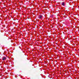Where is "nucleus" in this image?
Returning a JSON list of instances; mask_svg holds the SVG:
<instances>
[{"instance_id":"20e7f679","label":"nucleus","mask_w":79,"mask_h":79,"mask_svg":"<svg viewBox=\"0 0 79 79\" xmlns=\"http://www.w3.org/2000/svg\"><path fill=\"white\" fill-rule=\"evenodd\" d=\"M21 52H22L23 53V51H22V50H21Z\"/></svg>"},{"instance_id":"f257e3e1","label":"nucleus","mask_w":79,"mask_h":79,"mask_svg":"<svg viewBox=\"0 0 79 79\" xmlns=\"http://www.w3.org/2000/svg\"><path fill=\"white\" fill-rule=\"evenodd\" d=\"M6 57H3V58H2V60L3 61H4V60H6Z\"/></svg>"},{"instance_id":"f03ea898","label":"nucleus","mask_w":79,"mask_h":79,"mask_svg":"<svg viewBox=\"0 0 79 79\" xmlns=\"http://www.w3.org/2000/svg\"><path fill=\"white\" fill-rule=\"evenodd\" d=\"M40 19H41L42 18V15H40L39 16Z\"/></svg>"},{"instance_id":"7ed1b4c3","label":"nucleus","mask_w":79,"mask_h":79,"mask_svg":"<svg viewBox=\"0 0 79 79\" xmlns=\"http://www.w3.org/2000/svg\"><path fill=\"white\" fill-rule=\"evenodd\" d=\"M62 6H64L65 5H64V2H63L62 3Z\"/></svg>"}]
</instances>
